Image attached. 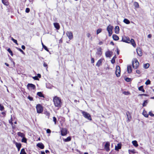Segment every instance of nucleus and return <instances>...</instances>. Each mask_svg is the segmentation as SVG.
Masks as SVG:
<instances>
[{
    "label": "nucleus",
    "instance_id": "1",
    "mask_svg": "<svg viewBox=\"0 0 154 154\" xmlns=\"http://www.w3.org/2000/svg\"><path fill=\"white\" fill-rule=\"evenodd\" d=\"M122 41L124 42L128 43H130L134 47H136V44L134 40L133 39H131L130 40L129 38L126 37L125 36H123L122 37Z\"/></svg>",
    "mask_w": 154,
    "mask_h": 154
},
{
    "label": "nucleus",
    "instance_id": "2",
    "mask_svg": "<svg viewBox=\"0 0 154 154\" xmlns=\"http://www.w3.org/2000/svg\"><path fill=\"white\" fill-rule=\"evenodd\" d=\"M53 101L56 107H60L61 106L62 103L61 99L59 97L57 96L54 97L53 99Z\"/></svg>",
    "mask_w": 154,
    "mask_h": 154
},
{
    "label": "nucleus",
    "instance_id": "3",
    "mask_svg": "<svg viewBox=\"0 0 154 154\" xmlns=\"http://www.w3.org/2000/svg\"><path fill=\"white\" fill-rule=\"evenodd\" d=\"M84 117L88 119L91 120L92 119L90 114L87 112L81 110Z\"/></svg>",
    "mask_w": 154,
    "mask_h": 154
},
{
    "label": "nucleus",
    "instance_id": "4",
    "mask_svg": "<svg viewBox=\"0 0 154 154\" xmlns=\"http://www.w3.org/2000/svg\"><path fill=\"white\" fill-rule=\"evenodd\" d=\"M37 112L39 113H41L43 111L42 106L38 104L36 106Z\"/></svg>",
    "mask_w": 154,
    "mask_h": 154
},
{
    "label": "nucleus",
    "instance_id": "5",
    "mask_svg": "<svg viewBox=\"0 0 154 154\" xmlns=\"http://www.w3.org/2000/svg\"><path fill=\"white\" fill-rule=\"evenodd\" d=\"M133 66L134 68L136 69L139 66V63L136 59H134V61L132 62Z\"/></svg>",
    "mask_w": 154,
    "mask_h": 154
},
{
    "label": "nucleus",
    "instance_id": "6",
    "mask_svg": "<svg viewBox=\"0 0 154 154\" xmlns=\"http://www.w3.org/2000/svg\"><path fill=\"white\" fill-rule=\"evenodd\" d=\"M113 27L110 25H109L107 28V30L109 33V36H111L112 34V29Z\"/></svg>",
    "mask_w": 154,
    "mask_h": 154
},
{
    "label": "nucleus",
    "instance_id": "7",
    "mask_svg": "<svg viewBox=\"0 0 154 154\" xmlns=\"http://www.w3.org/2000/svg\"><path fill=\"white\" fill-rule=\"evenodd\" d=\"M116 74L117 77H119L120 75V68L119 66H117L116 67Z\"/></svg>",
    "mask_w": 154,
    "mask_h": 154
},
{
    "label": "nucleus",
    "instance_id": "8",
    "mask_svg": "<svg viewBox=\"0 0 154 154\" xmlns=\"http://www.w3.org/2000/svg\"><path fill=\"white\" fill-rule=\"evenodd\" d=\"M28 88L29 90H35L36 87L35 85L31 83H28L27 85Z\"/></svg>",
    "mask_w": 154,
    "mask_h": 154
},
{
    "label": "nucleus",
    "instance_id": "9",
    "mask_svg": "<svg viewBox=\"0 0 154 154\" xmlns=\"http://www.w3.org/2000/svg\"><path fill=\"white\" fill-rule=\"evenodd\" d=\"M110 143L109 142H106L104 145V149L107 152H109L110 150L109 148Z\"/></svg>",
    "mask_w": 154,
    "mask_h": 154
},
{
    "label": "nucleus",
    "instance_id": "10",
    "mask_svg": "<svg viewBox=\"0 0 154 154\" xmlns=\"http://www.w3.org/2000/svg\"><path fill=\"white\" fill-rule=\"evenodd\" d=\"M66 34L67 36L71 40L73 38V36L72 32L71 31H67Z\"/></svg>",
    "mask_w": 154,
    "mask_h": 154
},
{
    "label": "nucleus",
    "instance_id": "11",
    "mask_svg": "<svg viewBox=\"0 0 154 154\" xmlns=\"http://www.w3.org/2000/svg\"><path fill=\"white\" fill-rule=\"evenodd\" d=\"M67 130L66 128H62L61 130V135L63 136H64L67 134Z\"/></svg>",
    "mask_w": 154,
    "mask_h": 154
},
{
    "label": "nucleus",
    "instance_id": "12",
    "mask_svg": "<svg viewBox=\"0 0 154 154\" xmlns=\"http://www.w3.org/2000/svg\"><path fill=\"white\" fill-rule=\"evenodd\" d=\"M137 54L139 56H141L142 55L143 53L141 50L140 48H138L137 49Z\"/></svg>",
    "mask_w": 154,
    "mask_h": 154
},
{
    "label": "nucleus",
    "instance_id": "13",
    "mask_svg": "<svg viewBox=\"0 0 154 154\" xmlns=\"http://www.w3.org/2000/svg\"><path fill=\"white\" fill-rule=\"evenodd\" d=\"M102 49L101 48H100L97 49V51L96 53V54L98 57H100L102 54V52L101 51Z\"/></svg>",
    "mask_w": 154,
    "mask_h": 154
},
{
    "label": "nucleus",
    "instance_id": "14",
    "mask_svg": "<svg viewBox=\"0 0 154 154\" xmlns=\"http://www.w3.org/2000/svg\"><path fill=\"white\" fill-rule=\"evenodd\" d=\"M112 53L111 51H108L105 53V55L106 57H110Z\"/></svg>",
    "mask_w": 154,
    "mask_h": 154
},
{
    "label": "nucleus",
    "instance_id": "15",
    "mask_svg": "<svg viewBox=\"0 0 154 154\" xmlns=\"http://www.w3.org/2000/svg\"><path fill=\"white\" fill-rule=\"evenodd\" d=\"M102 60L103 59H102L99 60L96 63V66L98 67H99L101 65Z\"/></svg>",
    "mask_w": 154,
    "mask_h": 154
},
{
    "label": "nucleus",
    "instance_id": "16",
    "mask_svg": "<svg viewBox=\"0 0 154 154\" xmlns=\"http://www.w3.org/2000/svg\"><path fill=\"white\" fill-rule=\"evenodd\" d=\"M37 146L41 148V149H43L44 148V146L42 143H39L37 144Z\"/></svg>",
    "mask_w": 154,
    "mask_h": 154
},
{
    "label": "nucleus",
    "instance_id": "17",
    "mask_svg": "<svg viewBox=\"0 0 154 154\" xmlns=\"http://www.w3.org/2000/svg\"><path fill=\"white\" fill-rule=\"evenodd\" d=\"M54 26L57 29L59 30L60 28V26L58 23H54Z\"/></svg>",
    "mask_w": 154,
    "mask_h": 154
},
{
    "label": "nucleus",
    "instance_id": "18",
    "mask_svg": "<svg viewBox=\"0 0 154 154\" xmlns=\"http://www.w3.org/2000/svg\"><path fill=\"white\" fill-rule=\"evenodd\" d=\"M126 115L128 118V121H130V120L131 119V116L130 113L128 112H126Z\"/></svg>",
    "mask_w": 154,
    "mask_h": 154
},
{
    "label": "nucleus",
    "instance_id": "19",
    "mask_svg": "<svg viewBox=\"0 0 154 154\" xmlns=\"http://www.w3.org/2000/svg\"><path fill=\"white\" fill-rule=\"evenodd\" d=\"M119 31V27L118 26H116L115 28V33L116 34H118Z\"/></svg>",
    "mask_w": 154,
    "mask_h": 154
},
{
    "label": "nucleus",
    "instance_id": "20",
    "mask_svg": "<svg viewBox=\"0 0 154 154\" xmlns=\"http://www.w3.org/2000/svg\"><path fill=\"white\" fill-rule=\"evenodd\" d=\"M121 148V144L120 143L117 144V146H116L115 147V149L116 150H118L119 149H120Z\"/></svg>",
    "mask_w": 154,
    "mask_h": 154
},
{
    "label": "nucleus",
    "instance_id": "21",
    "mask_svg": "<svg viewBox=\"0 0 154 154\" xmlns=\"http://www.w3.org/2000/svg\"><path fill=\"white\" fill-rule=\"evenodd\" d=\"M127 71L128 73H131L132 71L131 67V66H127Z\"/></svg>",
    "mask_w": 154,
    "mask_h": 154
},
{
    "label": "nucleus",
    "instance_id": "22",
    "mask_svg": "<svg viewBox=\"0 0 154 154\" xmlns=\"http://www.w3.org/2000/svg\"><path fill=\"white\" fill-rule=\"evenodd\" d=\"M112 38L115 41L118 40L119 39V37L115 34H114L112 35Z\"/></svg>",
    "mask_w": 154,
    "mask_h": 154
},
{
    "label": "nucleus",
    "instance_id": "23",
    "mask_svg": "<svg viewBox=\"0 0 154 154\" xmlns=\"http://www.w3.org/2000/svg\"><path fill=\"white\" fill-rule=\"evenodd\" d=\"M17 134L20 137H21L22 138H23L24 137H25V135L23 133H22L20 132H18L17 133Z\"/></svg>",
    "mask_w": 154,
    "mask_h": 154
},
{
    "label": "nucleus",
    "instance_id": "24",
    "mask_svg": "<svg viewBox=\"0 0 154 154\" xmlns=\"http://www.w3.org/2000/svg\"><path fill=\"white\" fill-rule=\"evenodd\" d=\"M71 140V137H68L66 139H63V140L65 142H67Z\"/></svg>",
    "mask_w": 154,
    "mask_h": 154
},
{
    "label": "nucleus",
    "instance_id": "25",
    "mask_svg": "<svg viewBox=\"0 0 154 154\" xmlns=\"http://www.w3.org/2000/svg\"><path fill=\"white\" fill-rule=\"evenodd\" d=\"M132 143L133 145H134V146L135 147H137L138 146V144H137V141H132Z\"/></svg>",
    "mask_w": 154,
    "mask_h": 154
},
{
    "label": "nucleus",
    "instance_id": "26",
    "mask_svg": "<svg viewBox=\"0 0 154 154\" xmlns=\"http://www.w3.org/2000/svg\"><path fill=\"white\" fill-rule=\"evenodd\" d=\"M2 3L5 5L7 6L8 4L7 0H2Z\"/></svg>",
    "mask_w": 154,
    "mask_h": 154
},
{
    "label": "nucleus",
    "instance_id": "27",
    "mask_svg": "<svg viewBox=\"0 0 154 154\" xmlns=\"http://www.w3.org/2000/svg\"><path fill=\"white\" fill-rule=\"evenodd\" d=\"M15 144L17 148H21V144L20 143H18L17 142H15Z\"/></svg>",
    "mask_w": 154,
    "mask_h": 154
},
{
    "label": "nucleus",
    "instance_id": "28",
    "mask_svg": "<svg viewBox=\"0 0 154 154\" xmlns=\"http://www.w3.org/2000/svg\"><path fill=\"white\" fill-rule=\"evenodd\" d=\"M37 94L39 97H43L44 98V95L41 92H37Z\"/></svg>",
    "mask_w": 154,
    "mask_h": 154
},
{
    "label": "nucleus",
    "instance_id": "29",
    "mask_svg": "<svg viewBox=\"0 0 154 154\" xmlns=\"http://www.w3.org/2000/svg\"><path fill=\"white\" fill-rule=\"evenodd\" d=\"M123 22L126 24H129L130 23L129 20L127 19H125L123 20Z\"/></svg>",
    "mask_w": 154,
    "mask_h": 154
},
{
    "label": "nucleus",
    "instance_id": "30",
    "mask_svg": "<svg viewBox=\"0 0 154 154\" xmlns=\"http://www.w3.org/2000/svg\"><path fill=\"white\" fill-rule=\"evenodd\" d=\"M143 114L146 117H148V115L147 114L146 112L144 110L143 112Z\"/></svg>",
    "mask_w": 154,
    "mask_h": 154
},
{
    "label": "nucleus",
    "instance_id": "31",
    "mask_svg": "<svg viewBox=\"0 0 154 154\" xmlns=\"http://www.w3.org/2000/svg\"><path fill=\"white\" fill-rule=\"evenodd\" d=\"M20 154H27L25 151L24 149L23 148L21 149Z\"/></svg>",
    "mask_w": 154,
    "mask_h": 154
},
{
    "label": "nucleus",
    "instance_id": "32",
    "mask_svg": "<svg viewBox=\"0 0 154 154\" xmlns=\"http://www.w3.org/2000/svg\"><path fill=\"white\" fill-rule=\"evenodd\" d=\"M134 6L137 8H138L139 7V5L138 3L136 2H134Z\"/></svg>",
    "mask_w": 154,
    "mask_h": 154
},
{
    "label": "nucleus",
    "instance_id": "33",
    "mask_svg": "<svg viewBox=\"0 0 154 154\" xmlns=\"http://www.w3.org/2000/svg\"><path fill=\"white\" fill-rule=\"evenodd\" d=\"M149 66V63H146L144 64L143 67L145 69H147Z\"/></svg>",
    "mask_w": 154,
    "mask_h": 154
},
{
    "label": "nucleus",
    "instance_id": "34",
    "mask_svg": "<svg viewBox=\"0 0 154 154\" xmlns=\"http://www.w3.org/2000/svg\"><path fill=\"white\" fill-rule=\"evenodd\" d=\"M148 103L147 100H146L144 101L142 105L143 106H146Z\"/></svg>",
    "mask_w": 154,
    "mask_h": 154
},
{
    "label": "nucleus",
    "instance_id": "35",
    "mask_svg": "<svg viewBox=\"0 0 154 154\" xmlns=\"http://www.w3.org/2000/svg\"><path fill=\"white\" fill-rule=\"evenodd\" d=\"M45 114L47 118L48 119L50 115V113L49 112H46L45 113Z\"/></svg>",
    "mask_w": 154,
    "mask_h": 154
},
{
    "label": "nucleus",
    "instance_id": "36",
    "mask_svg": "<svg viewBox=\"0 0 154 154\" xmlns=\"http://www.w3.org/2000/svg\"><path fill=\"white\" fill-rule=\"evenodd\" d=\"M26 139L25 137H24L22 138V142L26 143Z\"/></svg>",
    "mask_w": 154,
    "mask_h": 154
},
{
    "label": "nucleus",
    "instance_id": "37",
    "mask_svg": "<svg viewBox=\"0 0 154 154\" xmlns=\"http://www.w3.org/2000/svg\"><path fill=\"white\" fill-rule=\"evenodd\" d=\"M125 81H126L127 82H130L131 81L132 79H131L128 78H126L125 79Z\"/></svg>",
    "mask_w": 154,
    "mask_h": 154
},
{
    "label": "nucleus",
    "instance_id": "38",
    "mask_svg": "<svg viewBox=\"0 0 154 154\" xmlns=\"http://www.w3.org/2000/svg\"><path fill=\"white\" fill-rule=\"evenodd\" d=\"M7 51L10 54L11 56H12L13 55V54L12 53V52L11 50L10 49V48H8V50Z\"/></svg>",
    "mask_w": 154,
    "mask_h": 154
},
{
    "label": "nucleus",
    "instance_id": "39",
    "mask_svg": "<svg viewBox=\"0 0 154 154\" xmlns=\"http://www.w3.org/2000/svg\"><path fill=\"white\" fill-rule=\"evenodd\" d=\"M11 40L14 43L17 45H18L17 41L16 40L14 39L12 37L11 38Z\"/></svg>",
    "mask_w": 154,
    "mask_h": 154
},
{
    "label": "nucleus",
    "instance_id": "40",
    "mask_svg": "<svg viewBox=\"0 0 154 154\" xmlns=\"http://www.w3.org/2000/svg\"><path fill=\"white\" fill-rule=\"evenodd\" d=\"M150 83H151L149 79H148L146 82L145 83V84L146 85H148L150 84Z\"/></svg>",
    "mask_w": 154,
    "mask_h": 154
},
{
    "label": "nucleus",
    "instance_id": "41",
    "mask_svg": "<svg viewBox=\"0 0 154 154\" xmlns=\"http://www.w3.org/2000/svg\"><path fill=\"white\" fill-rule=\"evenodd\" d=\"M101 31H102V29H98L97 31V34H98L100 33L101 32Z\"/></svg>",
    "mask_w": 154,
    "mask_h": 154
},
{
    "label": "nucleus",
    "instance_id": "42",
    "mask_svg": "<svg viewBox=\"0 0 154 154\" xmlns=\"http://www.w3.org/2000/svg\"><path fill=\"white\" fill-rule=\"evenodd\" d=\"M17 49L20 52H21L23 54H24V52L20 48H17Z\"/></svg>",
    "mask_w": 154,
    "mask_h": 154
},
{
    "label": "nucleus",
    "instance_id": "43",
    "mask_svg": "<svg viewBox=\"0 0 154 154\" xmlns=\"http://www.w3.org/2000/svg\"><path fill=\"white\" fill-rule=\"evenodd\" d=\"M4 108L3 106L0 104V110L1 111H3L4 110Z\"/></svg>",
    "mask_w": 154,
    "mask_h": 154
},
{
    "label": "nucleus",
    "instance_id": "44",
    "mask_svg": "<svg viewBox=\"0 0 154 154\" xmlns=\"http://www.w3.org/2000/svg\"><path fill=\"white\" fill-rule=\"evenodd\" d=\"M43 48L45 50H46L47 51H49V50L48 49V48L47 47H46L45 45H43Z\"/></svg>",
    "mask_w": 154,
    "mask_h": 154
},
{
    "label": "nucleus",
    "instance_id": "45",
    "mask_svg": "<svg viewBox=\"0 0 154 154\" xmlns=\"http://www.w3.org/2000/svg\"><path fill=\"white\" fill-rule=\"evenodd\" d=\"M143 86H140V87H139L138 88V90L139 91H141V90H142V89H143Z\"/></svg>",
    "mask_w": 154,
    "mask_h": 154
},
{
    "label": "nucleus",
    "instance_id": "46",
    "mask_svg": "<svg viewBox=\"0 0 154 154\" xmlns=\"http://www.w3.org/2000/svg\"><path fill=\"white\" fill-rule=\"evenodd\" d=\"M53 120L55 124H56V120L57 119L55 117H53Z\"/></svg>",
    "mask_w": 154,
    "mask_h": 154
},
{
    "label": "nucleus",
    "instance_id": "47",
    "mask_svg": "<svg viewBox=\"0 0 154 154\" xmlns=\"http://www.w3.org/2000/svg\"><path fill=\"white\" fill-rule=\"evenodd\" d=\"M30 11V9L29 8H26V9L25 11L26 13H28Z\"/></svg>",
    "mask_w": 154,
    "mask_h": 154
},
{
    "label": "nucleus",
    "instance_id": "48",
    "mask_svg": "<svg viewBox=\"0 0 154 154\" xmlns=\"http://www.w3.org/2000/svg\"><path fill=\"white\" fill-rule=\"evenodd\" d=\"M149 115L152 116H154V115L153 114L152 112H149Z\"/></svg>",
    "mask_w": 154,
    "mask_h": 154
},
{
    "label": "nucleus",
    "instance_id": "49",
    "mask_svg": "<svg viewBox=\"0 0 154 154\" xmlns=\"http://www.w3.org/2000/svg\"><path fill=\"white\" fill-rule=\"evenodd\" d=\"M32 78L35 80H38V77L37 76L33 77Z\"/></svg>",
    "mask_w": 154,
    "mask_h": 154
},
{
    "label": "nucleus",
    "instance_id": "50",
    "mask_svg": "<svg viewBox=\"0 0 154 154\" xmlns=\"http://www.w3.org/2000/svg\"><path fill=\"white\" fill-rule=\"evenodd\" d=\"M28 98L30 101H32L33 100V98L29 96L28 97Z\"/></svg>",
    "mask_w": 154,
    "mask_h": 154
},
{
    "label": "nucleus",
    "instance_id": "51",
    "mask_svg": "<svg viewBox=\"0 0 154 154\" xmlns=\"http://www.w3.org/2000/svg\"><path fill=\"white\" fill-rule=\"evenodd\" d=\"M51 132V130L49 129H47L46 130V132L47 133H50Z\"/></svg>",
    "mask_w": 154,
    "mask_h": 154
},
{
    "label": "nucleus",
    "instance_id": "52",
    "mask_svg": "<svg viewBox=\"0 0 154 154\" xmlns=\"http://www.w3.org/2000/svg\"><path fill=\"white\" fill-rule=\"evenodd\" d=\"M43 66H44V67H46V69H47L48 68V67H47V64H46V63H45V62H44V64H43Z\"/></svg>",
    "mask_w": 154,
    "mask_h": 154
},
{
    "label": "nucleus",
    "instance_id": "53",
    "mask_svg": "<svg viewBox=\"0 0 154 154\" xmlns=\"http://www.w3.org/2000/svg\"><path fill=\"white\" fill-rule=\"evenodd\" d=\"M86 35L88 37V38H89L91 35V34L89 33H88L87 34H86Z\"/></svg>",
    "mask_w": 154,
    "mask_h": 154
},
{
    "label": "nucleus",
    "instance_id": "54",
    "mask_svg": "<svg viewBox=\"0 0 154 154\" xmlns=\"http://www.w3.org/2000/svg\"><path fill=\"white\" fill-rule=\"evenodd\" d=\"M115 62V59H112L111 60V62L112 64H114Z\"/></svg>",
    "mask_w": 154,
    "mask_h": 154
},
{
    "label": "nucleus",
    "instance_id": "55",
    "mask_svg": "<svg viewBox=\"0 0 154 154\" xmlns=\"http://www.w3.org/2000/svg\"><path fill=\"white\" fill-rule=\"evenodd\" d=\"M94 63V58H92L91 59V63Z\"/></svg>",
    "mask_w": 154,
    "mask_h": 154
},
{
    "label": "nucleus",
    "instance_id": "56",
    "mask_svg": "<svg viewBox=\"0 0 154 154\" xmlns=\"http://www.w3.org/2000/svg\"><path fill=\"white\" fill-rule=\"evenodd\" d=\"M136 73L138 74H140V71L139 70H137L136 71Z\"/></svg>",
    "mask_w": 154,
    "mask_h": 154
},
{
    "label": "nucleus",
    "instance_id": "57",
    "mask_svg": "<svg viewBox=\"0 0 154 154\" xmlns=\"http://www.w3.org/2000/svg\"><path fill=\"white\" fill-rule=\"evenodd\" d=\"M21 48H22L23 49V50H24L25 49V46L24 45H22V46H21Z\"/></svg>",
    "mask_w": 154,
    "mask_h": 154
},
{
    "label": "nucleus",
    "instance_id": "58",
    "mask_svg": "<svg viewBox=\"0 0 154 154\" xmlns=\"http://www.w3.org/2000/svg\"><path fill=\"white\" fill-rule=\"evenodd\" d=\"M147 37L148 38H151L152 37V35H151V34H149L148 36H147Z\"/></svg>",
    "mask_w": 154,
    "mask_h": 154
},
{
    "label": "nucleus",
    "instance_id": "59",
    "mask_svg": "<svg viewBox=\"0 0 154 154\" xmlns=\"http://www.w3.org/2000/svg\"><path fill=\"white\" fill-rule=\"evenodd\" d=\"M37 77H38V78L39 77V78H40L41 77V75L39 74H37Z\"/></svg>",
    "mask_w": 154,
    "mask_h": 154
},
{
    "label": "nucleus",
    "instance_id": "60",
    "mask_svg": "<svg viewBox=\"0 0 154 154\" xmlns=\"http://www.w3.org/2000/svg\"><path fill=\"white\" fill-rule=\"evenodd\" d=\"M12 120L11 119V120H9V123L10 124H11L12 125L13 124V123L12 122Z\"/></svg>",
    "mask_w": 154,
    "mask_h": 154
},
{
    "label": "nucleus",
    "instance_id": "61",
    "mask_svg": "<svg viewBox=\"0 0 154 154\" xmlns=\"http://www.w3.org/2000/svg\"><path fill=\"white\" fill-rule=\"evenodd\" d=\"M123 93L125 95H127L128 94V92L125 91L123 92Z\"/></svg>",
    "mask_w": 154,
    "mask_h": 154
},
{
    "label": "nucleus",
    "instance_id": "62",
    "mask_svg": "<svg viewBox=\"0 0 154 154\" xmlns=\"http://www.w3.org/2000/svg\"><path fill=\"white\" fill-rule=\"evenodd\" d=\"M45 152L46 153H48L49 152V151L47 150H46L45 151Z\"/></svg>",
    "mask_w": 154,
    "mask_h": 154
},
{
    "label": "nucleus",
    "instance_id": "63",
    "mask_svg": "<svg viewBox=\"0 0 154 154\" xmlns=\"http://www.w3.org/2000/svg\"><path fill=\"white\" fill-rule=\"evenodd\" d=\"M103 43L102 42H100L99 43V45H101Z\"/></svg>",
    "mask_w": 154,
    "mask_h": 154
},
{
    "label": "nucleus",
    "instance_id": "64",
    "mask_svg": "<svg viewBox=\"0 0 154 154\" xmlns=\"http://www.w3.org/2000/svg\"><path fill=\"white\" fill-rule=\"evenodd\" d=\"M41 154H45V153L44 152V151H42L41 152Z\"/></svg>",
    "mask_w": 154,
    "mask_h": 154
}]
</instances>
